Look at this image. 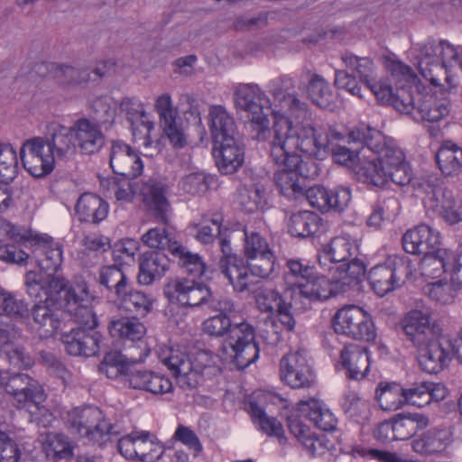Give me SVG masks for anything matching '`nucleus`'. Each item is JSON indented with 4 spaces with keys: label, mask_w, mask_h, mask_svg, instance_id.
I'll use <instances>...</instances> for the list:
<instances>
[{
    "label": "nucleus",
    "mask_w": 462,
    "mask_h": 462,
    "mask_svg": "<svg viewBox=\"0 0 462 462\" xmlns=\"http://www.w3.org/2000/svg\"><path fill=\"white\" fill-rule=\"evenodd\" d=\"M233 102L238 111L246 113L252 137L265 141L273 137V127H268L269 120L264 108L271 107V100L256 84L239 83L234 88Z\"/></svg>",
    "instance_id": "nucleus-2"
},
{
    "label": "nucleus",
    "mask_w": 462,
    "mask_h": 462,
    "mask_svg": "<svg viewBox=\"0 0 462 462\" xmlns=\"http://www.w3.org/2000/svg\"><path fill=\"white\" fill-rule=\"evenodd\" d=\"M0 385L19 404L24 405L31 402L38 407L46 399L45 392L41 383L27 374H1Z\"/></svg>",
    "instance_id": "nucleus-13"
},
{
    "label": "nucleus",
    "mask_w": 462,
    "mask_h": 462,
    "mask_svg": "<svg viewBox=\"0 0 462 462\" xmlns=\"http://www.w3.org/2000/svg\"><path fill=\"white\" fill-rule=\"evenodd\" d=\"M170 266V260L162 252H145L139 260L138 282L143 285H150L160 280Z\"/></svg>",
    "instance_id": "nucleus-36"
},
{
    "label": "nucleus",
    "mask_w": 462,
    "mask_h": 462,
    "mask_svg": "<svg viewBox=\"0 0 462 462\" xmlns=\"http://www.w3.org/2000/svg\"><path fill=\"white\" fill-rule=\"evenodd\" d=\"M119 110L126 116L128 121H130L132 125L135 120H142V126L145 131L143 144L149 145L151 143L150 133L153 130L154 125L151 121L143 120L145 116V110L140 100L136 97H125L120 101Z\"/></svg>",
    "instance_id": "nucleus-50"
},
{
    "label": "nucleus",
    "mask_w": 462,
    "mask_h": 462,
    "mask_svg": "<svg viewBox=\"0 0 462 462\" xmlns=\"http://www.w3.org/2000/svg\"><path fill=\"white\" fill-rule=\"evenodd\" d=\"M118 299L125 310L142 315L149 312L152 305V300L149 295L140 291H133L130 285Z\"/></svg>",
    "instance_id": "nucleus-60"
},
{
    "label": "nucleus",
    "mask_w": 462,
    "mask_h": 462,
    "mask_svg": "<svg viewBox=\"0 0 462 462\" xmlns=\"http://www.w3.org/2000/svg\"><path fill=\"white\" fill-rule=\"evenodd\" d=\"M437 163L441 172L447 176L457 174L462 168V148L446 141L436 154Z\"/></svg>",
    "instance_id": "nucleus-44"
},
{
    "label": "nucleus",
    "mask_w": 462,
    "mask_h": 462,
    "mask_svg": "<svg viewBox=\"0 0 462 462\" xmlns=\"http://www.w3.org/2000/svg\"><path fill=\"white\" fill-rule=\"evenodd\" d=\"M286 266L288 271L284 273V282L290 290L293 291L292 300L295 301L297 293L301 289V283L311 278L313 270L308 265H304L298 260H288Z\"/></svg>",
    "instance_id": "nucleus-53"
},
{
    "label": "nucleus",
    "mask_w": 462,
    "mask_h": 462,
    "mask_svg": "<svg viewBox=\"0 0 462 462\" xmlns=\"http://www.w3.org/2000/svg\"><path fill=\"white\" fill-rule=\"evenodd\" d=\"M281 379L291 388L310 387L315 375L303 350L291 352L280 361Z\"/></svg>",
    "instance_id": "nucleus-14"
},
{
    "label": "nucleus",
    "mask_w": 462,
    "mask_h": 462,
    "mask_svg": "<svg viewBox=\"0 0 462 462\" xmlns=\"http://www.w3.org/2000/svg\"><path fill=\"white\" fill-rule=\"evenodd\" d=\"M439 234L427 225L408 230L402 236V246L411 254H425L438 247Z\"/></svg>",
    "instance_id": "nucleus-26"
},
{
    "label": "nucleus",
    "mask_w": 462,
    "mask_h": 462,
    "mask_svg": "<svg viewBox=\"0 0 462 462\" xmlns=\"http://www.w3.org/2000/svg\"><path fill=\"white\" fill-rule=\"evenodd\" d=\"M77 148L84 154H93L100 151L105 144V135L97 122L88 118H79L70 126Z\"/></svg>",
    "instance_id": "nucleus-23"
},
{
    "label": "nucleus",
    "mask_w": 462,
    "mask_h": 462,
    "mask_svg": "<svg viewBox=\"0 0 462 462\" xmlns=\"http://www.w3.org/2000/svg\"><path fill=\"white\" fill-rule=\"evenodd\" d=\"M51 74L55 83L63 89L85 88L90 80V69L84 66L52 64Z\"/></svg>",
    "instance_id": "nucleus-30"
},
{
    "label": "nucleus",
    "mask_w": 462,
    "mask_h": 462,
    "mask_svg": "<svg viewBox=\"0 0 462 462\" xmlns=\"http://www.w3.org/2000/svg\"><path fill=\"white\" fill-rule=\"evenodd\" d=\"M419 356V364L422 370L429 374H438L448 365L453 355H456L455 346L448 338L438 337L425 346Z\"/></svg>",
    "instance_id": "nucleus-21"
},
{
    "label": "nucleus",
    "mask_w": 462,
    "mask_h": 462,
    "mask_svg": "<svg viewBox=\"0 0 462 462\" xmlns=\"http://www.w3.org/2000/svg\"><path fill=\"white\" fill-rule=\"evenodd\" d=\"M84 250L79 253L80 264L90 268L98 263V252H106L110 248V239L101 235H88L82 240Z\"/></svg>",
    "instance_id": "nucleus-46"
},
{
    "label": "nucleus",
    "mask_w": 462,
    "mask_h": 462,
    "mask_svg": "<svg viewBox=\"0 0 462 462\" xmlns=\"http://www.w3.org/2000/svg\"><path fill=\"white\" fill-rule=\"evenodd\" d=\"M357 246L347 236H337L326 245L318 255L319 265L324 270L332 271L336 265L356 256Z\"/></svg>",
    "instance_id": "nucleus-25"
},
{
    "label": "nucleus",
    "mask_w": 462,
    "mask_h": 462,
    "mask_svg": "<svg viewBox=\"0 0 462 462\" xmlns=\"http://www.w3.org/2000/svg\"><path fill=\"white\" fill-rule=\"evenodd\" d=\"M19 171L16 151L10 143H0V182L8 184Z\"/></svg>",
    "instance_id": "nucleus-58"
},
{
    "label": "nucleus",
    "mask_w": 462,
    "mask_h": 462,
    "mask_svg": "<svg viewBox=\"0 0 462 462\" xmlns=\"http://www.w3.org/2000/svg\"><path fill=\"white\" fill-rule=\"evenodd\" d=\"M300 141L301 152L310 156H318L321 152H330L333 160L339 164L355 165L356 157L361 156V152L356 154L349 148L339 143L344 136L335 129L315 128L311 125H294Z\"/></svg>",
    "instance_id": "nucleus-3"
},
{
    "label": "nucleus",
    "mask_w": 462,
    "mask_h": 462,
    "mask_svg": "<svg viewBox=\"0 0 462 462\" xmlns=\"http://www.w3.org/2000/svg\"><path fill=\"white\" fill-rule=\"evenodd\" d=\"M416 196L420 197L424 206L436 208L442 198V192H448L441 187V180L436 175H427L424 178L414 180L411 185Z\"/></svg>",
    "instance_id": "nucleus-41"
},
{
    "label": "nucleus",
    "mask_w": 462,
    "mask_h": 462,
    "mask_svg": "<svg viewBox=\"0 0 462 462\" xmlns=\"http://www.w3.org/2000/svg\"><path fill=\"white\" fill-rule=\"evenodd\" d=\"M308 94L311 101L322 108H331L336 100L329 84L317 74L313 75L309 81Z\"/></svg>",
    "instance_id": "nucleus-52"
},
{
    "label": "nucleus",
    "mask_w": 462,
    "mask_h": 462,
    "mask_svg": "<svg viewBox=\"0 0 462 462\" xmlns=\"http://www.w3.org/2000/svg\"><path fill=\"white\" fill-rule=\"evenodd\" d=\"M371 144L373 152L377 154V158L386 169L405 162L402 151L395 146L392 141H386L383 137V140L378 143Z\"/></svg>",
    "instance_id": "nucleus-61"
},
{
    "label": "nucleus",
    "mask_w": 462,
    "mask_h": 462,
    "mask_svg": "<svg viewBox=\"0 0 462 462\" xmlns=\"http://www.w3.org/2000/svg\"><path fill=\"white\" fill-rule=\"evenodd\" d=\"M307 199L310 205L322 212L334 209L343 211L351 200L349 189L339 187L334 190H328L322 186H313L304 190L302 199Z\"/></svg>",
    "instance_id": "nucleus-18"
},
{
    "label": "nucleus",
    "mask_w": 462,
    "mask_h": 462,
    "mask_svg": "<svg viewBox=\"0 0 462 462\" xmlns=\"http://www.w3.org/2000/svg\"><path fill=\"white\" fill-rule=\"evenodd\" d=\"M239 203L247 213L263 208L265 204L263 189L258 185L245 186L239 193Z\"/></svg>",
    "instance_id": "nucleus-63"
},
{
    "label": "nucleus",
    "mask_w": 462,
    "mask_h": 462,
    "mask_svg": "<svg viewBox=\"0 0 462 462\" xmlns=\"http://www.w3.org/2000/svg\"><path fill=\"white\" fill-rule=\"evenodd\" d=\"M108 329L112 337L131 341L141 340L146 333L145 326L134 317L112 319Z\"/></svg>",
    "instance_id": "nucleus-43"
},
{
    "label": "nucleus",
    "mask_w": 462,
    "mask_h": 462,
    "mask_svg": "<svg viewBox=\"0 0 462 462\" xmlns=\"http://www.w3.org/2000/svg\"><path fill=\"white\" fill-rule=\"evenodd\" d=\"M255 302L258 309L263 312L274 313L270 319L271 325L275 328L279 322L286 330L291 331L295 326V319L291 314V303H286L282 296L274 289H259L255 293Z\"/></svg>",
    "instance_id": "nucleus-17"
},
{
    "label": "nucleus",
    "mask_w": 462,
    "mask_h": 462,
    "mask_svg": "<svg viewBox=\"0 0 462 462\" xmlns=\"http://www.w3.org/2000/svg\"><path fill=\"white\" fill-rule=\"evenodd\" d=\"M125 382L133 389L152 394H164L172 390V383L167 376L147 369H129L125 374Z\"/></svg>",
    "instance_id": "nucleus-22"
},
{
    "label": "nucleus",
    "mask_w": 462,
    "mask_h": 462,
    "mask_svg": "<svg viewBox=\"0 0 462 462\" xmlns=\"http://www.w3.org/2000/svg\"><path fill=\"white\" fill-rule=\"evenodd\" d=\"M20 158L23 168L35 178L44 177L54 169L55 162L47 152L42 137H33L23 142Z\"/></svg>",
    "instance_id": "nucleus-15"
},
{
    "label": "nucleus",
    "mask_w": 462,
    "mask_h": 462,
    "mask_svg": "<svg viewBox=\"0 0 462 462\" xmlns=\"http://www.w3.org/2000/svg\"><path fill=\"white\" fill-rule=\"evenodd\" d=\"M340 362L350 379H363L370 366L368 349L365 346L349 344L340 353Z\"/></svg>",
    "instance_id": "nucleus-29"
},
{
    "label": "nucleus",
    "mask_w": 462,
    "mask_h": 462,
    "mask_svg": "<svg viewBox=\"0 0 462 462\" xmlns=\"http://www.w3.org/2000/svg\"><path fill=\"white\" fill-rule=\"evenodd\" d=\"M274 102L281 111L273 110V137L268 142L269 155L278 167L274 181L280 192L292 200H301L304 190L300 184V176L314 179L319 174L318 164L311 159L303 161L298 152H301L297 128L289 118L306 117L308 105L294 94H290L280 86L271 89Z\"/></svg>",
    "instance_id": "nucleus-1"
},
{
    "label": "nucleus",
    "mask_w": 462,
    "mask_h": 462,
    "mask_svg": "<svg viewBox=\"0 0 462 462\" xmlns=\"http://www.w3.org/2000/svg\"><path fill=\"white\" fill-rule=\"evenodd\" d=\"M30 241L33 242L32 257L37 265L45 271H57L63 261L61 246L50 237L40 235H32Z\"/></svg>",
    "instance_id": "nucleus-27"
},
{
    "label": "nucleus",
    "mask_w": 462,
    "mask_h": 462,
    "mask_svg": "<svg viewBox=\"0 0 462 462\" xmlns=\"http://www.w3.org/2000/svg\"><path fill=\"white\" fill-rule=\"evenodd\" d=\"M108 203L98 195L85 192L79 196L75 206L79 221L97 225L106 218Z\"/></svg>",
    "instance_id": "nucleus-31"
},
{
    "label": "nucleus",
    "mask_w": 462,
    "mask_h": 462,
    "mask_svg": "<svg viewBox=\"0 0 462 462\" xmlns=\"http://www.w3.org/2000/svg\"><path fill=\"white\" fill-rule=\"evenodd\" d=\"M94 299L87 282L80 281L74 283L66 292V303L63 304V308L85 329L93 330L97 326V319L92 310Z\"/></svg>",
    "instance_id": "nucleus-12"
},
{
    "label": "nucleus",
    "mask_w": 462,
    "mask_h": 462,
    "mask_svg": "<svg viewBox=\"0 0 462 462\" xmlns=\"http://www.w3.org/2000/svg\"><path fill=\"white\" fill-rule=\"evenodd\" d=\"M20 333L14 325L0 316V357L18 368H28L33 359L23 346L19 343Z\"/></svg>",
    "instance_id": "nucleus-16"
},
{
    "label": "nucleus",
    "mask_w": 462,
    "mask_h": 462,
    "mask_svg": "<svg viewBox=\"0 0 462 462\" xmlns=\"http://www.w3.org/2000/svg\"><path fill=\"white\" fill-rule=\"evenodd\" d=\"M42 141L54 162L69 161L77 154V144L70 126L60 125L50 126L48 134L42 137Z\"/></svg>",
    "instance_id": "nucleus-19"
},
{
    "label": "nucleus",
    "mask_w": 462,
    "mask_h": 462,
    "mask_svg": "<svg viewBox=\"0 0 462 462\" xmlns=\"http://www.w3.org/2000/svg\"><path fill=\"white\" fill-rule=\"evenodd\" d=\"M319 217L311 211H299L291 216L288 229L289 233L296 237H308L314 235L319 229Z\"/></svg>",
    "instance_id": "nucleus-48"
},
{
    "label": "nucleus",
    "mask_w": 462,
    "mask_h": 462,
    "mask_svg": "<svg viewBox=\"0 0 462 462\" xmlns=\"http://www.w3.org/2000/svg\"><path fill=\"white\" fill-rule=\"evenodd\" d=\"M342 60L349 71L359 79L366 87L375 80V67L374 61L368 57H358L352 53H346Z\"/></svg>",
    "instance_id": "nucleus-49"
},
{
    "label": "nucleus",
    "mask_w": 462,
    "mask_h": 462,
    "mask_svg": "<svg viewBox=\"0 0 462 462\" xmlns=\"http://www.w3.org/2000/svg\"><path fill=\"white\" fill-rule=\"evenodd\" d=\"M454 254L448 249L439 247L423 254L420 262L422 274L434 279L439 277L443 273H448Z\"/></svg>",
    "instance_id": "nucleus-40"
},
{
    "label": "nucleus",
    "mask_w": 462,
    "mask_h": 462,
    "mask_svg": "<svg viewBox=\"0 0 462 462\" xmlns=\"http://www.w3.org/2000/svg\"><path fill=\"white\" fill-rule=\"evenodd\" d=\"M246 265L243 259L229 258L224 263V275L238 292L250 291L257 282L255 277L266 279L274 272L275 256L273 250L248 258Z\"/></svg>",
    "instance_id": "nucleus-4"
},
{
    "label": "nucleus",
    "mask_w": 462,
    "mask_h": 462,
    "mask_svg": "<svg viewBox=\"0 0 462 462\" xmlns=\"http://www.w3.org/2000/svg\"><path fill=\"white\" fill-rule=\"evenodd\" d=\"M219 144L217 164L225 174H232L242 166L245 159L244 145L239 136L215 142Z\"/></svg>",
    "instance_id": "nucleus-33"
},
{
    "label": "nucleus",
    "mask_w": 462,
    "mask_h": 462,
    "mask_svg": "<svg viewBox=\"0 0 462 462\" xmlns=\"http://www.w3.org/2000/svg\"><path fill=\"white\" fill-rule=\"evenodd\" d=\"M410 263L406 257H396L385 264L373 267L368 273L373 291L382 297L395 290L411 273Z\"/></svg>",
    "instance_id": "nucleus-9"
},
{
    "label": "nucleus",
    "mask_w": 462,
    "mask_h": 462,
    "mask_svg": "<svg viewBox=\"0 0 462 462\" xmlns=\"http://www.w3.org/2000/svg\"><path fill=\"white\" fill-rule=\"evenodd\" d=\"M332 275L340 292L359 285L366 274V265L356 256L336 265Z\"/></svg>",
    "instance_id": "nucleus-34"
},
{
    "label": "nucleus",
    "mask_w": 462,
    "mask_h": 462,
    "mask_svg": "<svg viewBox=\"0 0 462 462\" xmlns=\"http://www.w3.org/2000/svg\"><path fill=\"white\" fill-rule=\"evenodd\" d=\"M296 293L297 297H303L310 301L328 300L340 291L333 277L328 279L325 276H316L312 273L311 278L301 283V289Z\"/></svg>",
    "instance_id": "nucleus-39"
},
{
    "label": "nucleus",
    "mask_w": 462,
    "mask_h": 462,
    "mask_svg": "<svg viewBox=\"0 0 462 462\" xmlns=\"http://www.w3.org/2000/svg\"><path fill=\"white\" fill-rule=\"evenodd\" d=\"M244 234V253L247 258L257 256L272 250L267 239L254 227L245 226Z\"/></svg>",
    "instance_id": "nucleus-62"
},
{
    "label": "nucleus",
    "mask_w": 462,
    "mask_h": 462,
    "mask_svg": "<svg viewBox=\"0 0 462 462\" xmlns=\"http://www.w3.org/2000/svg\"><path fill=\"white\" fill-rule=\"evenodd\" d=\"M142 242L150 248L158 249V252L168 250L172 255L174 247H180L181 245L174 237V235L166 227H154L149 229L142 236Z\"/></svg>",
    "instance_id": "nucleus-51"
},
{
    "label": "nucleus",
    "mask_w": 462,
    "mask_h": 462,
    "mask_svg": "<svg viewBox=\"0 0 462 462\" xmlns=\"http://www.w3.org/2000/svg\"><path fill=\"white\" fill-rule=\"evenodd\" d=\"M62 342L71 356H93L100 350L101 335L97 331L89 333L85 329H72L63 336Z\"/></svg>",
    "instance_id": "nucleus-28"
},
{
    "label": "nucleus",
    "mask_w": 462,
    "mask_h": 462,
    "mask_svg": "<svg viewBox=\"0 0 462 462\" xmlns=\"http://www.w3.org/2000/svg\"><path fill=\"white\" fill-rule=\"evenodd\" d=\"M161 362L176 377L177 383L184 390L194 389L200 378V371L194 367L187 353L180 347L162 346L159 351Z\"/></svg>",
    "instance_id": "nucleus-11"
},
{
    "label": "nucleus",
    "mask_w": 462,
    "mask_h": 462,
    "mask_svg": "<svg viewBox=\"0 0 462 462\" xmlns=\"http://www.w3.org/2000/svg\"><path fill=\"white\" fill-rule=\"evenodd\" d=\"M164 294L171 302L195 308L208 303L210 289L194 279L178 277L170 280L164 287Z\"/></svg>",
    "instance_id": "nucleus-10"
},
{
    "label": "nucleus",
    "mask_w": 462,
    "mask_h": 462,
    "mask_svg": "<svg viewBox=\"0 0 462 462\" xmlns=\"http://www.w3.org/2000/svg\"><path fill=\"white\" fill-rule=\"evenodd\" d=\"M174 251L173 256L178 259L179 264L193 278L206 274L207 265L199 254L191 253L182 245L174 247Z\"/></svg>",
    "instance_id": "nucleus-56"
},
{
    "label": "nucleus",
    "mask_w": 462,
    "mask_h": 462,
    "mask_svg": "<svg viewBox=\"0 0 462 462\" xmlns=\"http://www.w3.org/2000/svg\"><path fill=\"white\" fill-rule=\"evenodd\" d=\"M451 442V432L447 428H433L412 441V449L420 455H433L447 448Z\"/></svg>",
    "instance_id": "nucleus-38"
},
{
    "label": "nucleus",
    "mask_w": 462,
    "mask_h": 462,
    "mask_svg": "<svg viewBox=\"0 0 462 462\" xmlns=\"http://www.w3.org/2000/svg\"><path fill=\"white\" fill-rule=\"evenodd\" d=\"M305 404L309 407L308 416L317 428L324 431L336 430L337 420L326 404L318 400H310Z\"/></svg>",
    "instance_id": "nucleus-54"
},
{
    "label": "nucleus",
    "mask_w": 462,
    "mask_h": 462,
    "mask_svg": "<svg viewBox=\"0 0 462 462\" xmlns=\"http://www.w3.org/2000/svg\"><path fill=\"white\" fill-rule=\"evenodd\" d=\"M361 153L354 165V172L357 179L376 187H383L388 181L386 168L375 155L366 156L365 149L361 150Z\"/></svg>",
    "instance_id": "nucleus-37"
},
{
    "label": "nucleus",
    "mask_w": 462,
    "mask_h": 462,
    "mask_svg": "<svg viewBox=\"0 0 462 462\" xmlns=\"http://www.w3.org/2000/svg\"><path fill=\"white\" fill-rule=\"evenodd\" d=\"M333 327L336 333L353 339L373 341L376 337L371 316L355 305L338 310L333 317Z\"/></svg>",
    "instance_id": "nucleus-7"
},
{
    "label": "nucleus",
    "mask_w": 462,
    "mask_h": 462,
    "mask_svg": "<svg viewBox=\"0 0 462 462\" xmlns=\"http://www.w3.org/2000/svg\"><path fill=\"white\" fill-rule=\"evenodd\" d=\"M400 328L406 340L418 349L436 340L441 333L439 325L430 312L420 310L407 312L400 321Z\"/></svg>",
    "instance_id": "nucleus-8"
},
{
    "label": "nucleus",
    "mask_w": 462,
    "mask_h": 462,
    "mask_svg": "<svg viewBox=\"0 0 462 462\" xmlns=\"http://www.w3.org/2000/svg\"><path fill=\"white\" fill-rule=\"evenodd\" d=\"M249 413L253 420L260 425L263 431L269 436L276 437L281 444L286 442V437L279 420L273 417H268L264 411L254 402H250Z\"/></svg>",
    "instance_id": "nucleus-55"
},
{
    "label": "nucleus",
    "mask_w": 462,
    "mask_h": 462,
    "mask_svg": "<svg viewBox=\"0 0 462 462\" xmlns=\"http://www.w3.org/2000/svg\"><path fill=\"white\" fill-rule=\"evenodd\" d=\"M376 399L383 411H397L405 404L403 388L396 383L380 385L376 392Z\"/></svg>",
    "instance_id": "nucleus-57"
},
{
    "label": "nucleus",
    "mask_w": 462,
    "mask_h": 462,
    "mask_svg": "<svg viewBox=\"0 0 462 462\" xmlns=\"http://www.w3.org/2000/svg\"><path fill=\"white\" fill-rule=\"evenodd\" d=\"M438 204L431 210L438 212L448 223L453 225L462 221V200L457 204L450 191L442 192Z\"/></svg>",
    "instance_id": "nucleus-64"
},
{
    "label": "nucleus",
    "mask_w": 462,
    "mask_h": 462,
    "mask_svg": "<svg viewBox=\"0 0 462 462\" xmlns=\"http://www.w3.org/2000/svg\"><path fill=\"white\" fill-rule=\"evenodd\" d=\"M67 423L74 433L100 446L121 434L117 425L106 421L103 412L93 406L76 408L69 411Z\"/></svg>",
    "instance_id": "nucleus-5"
},
{
    "label": "nucleus",
    "mask_w": 462,
    "mask_h": 462,
    "mask_svg": "<svg viewBox=\"0 0 462 462\" xmlns=\"http://www.w3.org/2000/svg\"><path fill=\"white\" fill-rule=\"evenodd\" d=\"M208 121L214 142L238 136L235 120L224 106H209Z\"/></svg>",
    "instance_id": "nucleus-35"
},
{
    "label": "nucleus",
    "mask_w": 462,
    "mask_h": 462,
    "mask_svg": "<svg viewBox=\"0 0 462 462\" xmlns=\"http://www.w3.org/2000/svg\"><path fill=\"white\" fill-rule=\"evenodd\" d=\"M416 101V114H413L415 121L438 122L449 112L445 101L437 100L432 96L422 97L418 94Z\"/></svg>",
    "instance_id": "nucleus-42"
},
{
    "label": "nucleus",
    "mask_w": 462,
    "mask_h": 462,
    "mask_svg": "<svg viewBox=\"0 0 462 462\" xmlns=\"http://www.w3.org/2000/svg\"><path fill=\"white\" fill-rule=\"evenodd\" d=\"M110 166L116 174L136 178L143 172V164L139 153L130 145L114 142L110 149Z\"/></svg>",
    "instance_id": "nucleus-20"
},
{
    "label": "nucleus",
    "mask_w": 462,
    "mask_h": 462,
    "mask_svg": "<svg viewBox=\"0 0 462 462\" xmlns=\"http://www.w3.org/2000/svg\"><path fill=\"white\" fill-rule=\"evenodd\" d=\"M32 318L36 325L35 329L41 337H50L55 334L60 326V318L47 302L35 304L32 310Z\"/></svg>",
    "instance_id": "nucleus-45"
},
{
    "label": "nucleus",
    "mask_w": 462,
    "mask_h": 462,
    "mask_svg": "<svg viewBox=\"0 0 462 462\" xmlns=\"http://www.w3.org/2000/svg\"><path fill=\"white\" fill-rule=\"evenodd\" d=\"M99 282L118 298L129 289L130 279L121 266L114 264L100 269Z\"/></svg>",
    "instance_id": "nucleus-47"
},
{
    "label": "nucleus",
    "mask_w": 462,
    "mask_h": 462,
    "mask_svg": "<svg viewBox=\"0 0 462 462\" xmlns=\"http://www.w3.org/2000/svg\"><path fill=\"white\" fill-rule=\"evenodd\" d=\"M418 69L420 75L430 84L439 86L442 78V66L439 56V44L437 41H428L418 44L415 48Z\"/></svg>",
    "instance_id": "nucleus-24"
},
{
    "label": "nucleus",
    "mask_w": 462,
    "mask_h": 462,
    "mask_svg": "<svg viewBox=\"0 0 462 462\" xmlns=\"http://www.w3.org/2000/svg\"><path fill=\"white\" fill-rule=\"evenodd\" d=\"M138 459L143 462H153L162 455V448L155 438L148 431H139L136 445Z\"/></svg>",
    "instance_id": "nucleus-59"
},
{
    "label": "nucleus",
    "mask_w": 462,
    "mask_h": 462,
    "mask_svg": "<svg viewBox=\"0 0 462 462\" xmlns=\"http://www.w3.org/2000/svg\"><path fill=\"white\" fill-rule=\"evenodd\" d=\"M225 359L236 363L237 368L244 369L259 357V347L255 342V333L247 322L234 324L222 346Z\"/></svg>",
    "instance_id": "nucleus-6"
},
{
    "label": "nucleus",
    "mask_w": 462,
    "mask_h": 462,
    "mask_svg": "<svg viewBox=\"0 0 462 462\" xmlns=\"http://www.w3.org/2000/svg\"><path fill=\"white\" fill-rule=\"evenodd\" d=\"M139 194L142 196L145 206L153 212L155 217L163 223H167V212L170 205L165 196V186L161 182L150 180L142 183L139 188Z\"/></svg>",
    "instance_id": "nucleus-32"
}]
</instances>
